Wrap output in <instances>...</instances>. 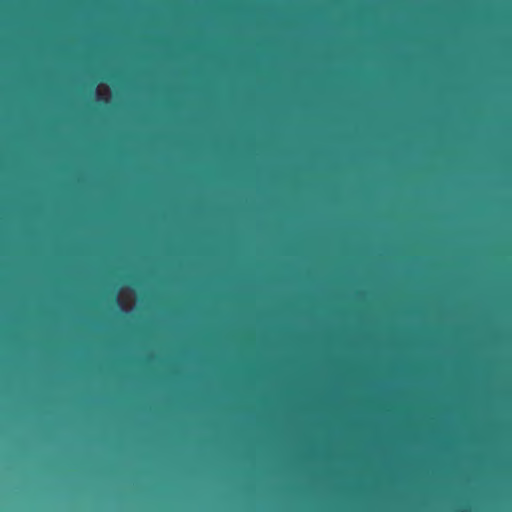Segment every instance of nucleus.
<instances>
[{"label": "nucleus", "instance_id": "nucleus-1", "mask_svg": "<svg viewBox=\"0 0 512 512\" xmlns=\"http://www.w3.org/2000/svg\"><path fill=\"white\" fill-rule=\"evenodd\" d=\"M114 301H115L116 303H119V299H118L117 297H115V298H114Z\"/></svg>", "mask_w": 512, "mask_h": 512}]
</instances>
